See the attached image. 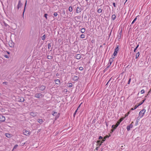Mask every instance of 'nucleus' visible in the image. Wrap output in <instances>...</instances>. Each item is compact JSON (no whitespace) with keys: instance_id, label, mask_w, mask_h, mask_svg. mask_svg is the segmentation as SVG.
I'll return each instance as SVG.
<instances>
[{"instance_id":"nucleus-5","label":"nucleus","mask_w":151,"mask_h":151,"mask_svg":"<svg viewBox=\"0 0 151 151\" xmlns=\"http://www.w3.org/2000/svg\"><path fill=\"white\" fill-rule=\"evenodd\" d=\"M42 96V94L41 93H37L35 95V97L37 98H41Z\"/></svg>"},{"instance_id":"nucleus-46","label":"nucleus","mask_w":151,"mask_h":151,"mask_svg":"<svg viewBox=\"0 0 151 151\" xmlns=\"http://www.w3.org/2000/svg\"><path fill=\"white\" fill-rule=\"evenodd\" d=\"M4 25L5 26V27H7V26H8V27H9V25L7 24L5 22H4Z\"/></svg>"},{"instance_id":"nucleus-6","label":"nucleus","mask_w":151,"mask_h":151,"mask_svg":"<svg viewBox=\"0 0 151 151\" xmlns=\"http://www.w3.org/2000/svg\"><path fill=\"white\" fill-rule=\"evenodd\" d=\"M5 120V117L1 114H0V122H4Z\"/></svg>"},{"instance_id":"nucleus-40","label":"nucleus","mask_w":151,"mask_h":151,"mask_svg":"<svg viewBox=\"0 0 151 151\" xmlns=\"http://www.w3.org/2000/svg\"><path fill=\"white\" fill-rule=\"evenodd\" d=\"M130 113V111H128L125 115V117H126L128 116V115Z\"/></svg>"},{"instance_id":"nucleus-24","label":"nucleus","mask_w":151,"mask_h":151,"mask_svg":"<svg viewBox=\"0 0 151 151\" xmlns=\"http://www.w3.org/2000/svg\"><path fill=\"white\" fill-rule=\"evenodd\" d=\"M81 32L82 33H84L85 32L86 29L85 28H82L81 29Z\"/></svg>"},{"instance_id":"nucleus-59","label":"nucleus","mask_w":151,"mask_h":151,"mask_svg":"<svg viewBox=\"0 0 151 151\" xmlns=\"http://www.w3.org/2000/svg\"><path fill=\"white\" fill-rule=\"evenodd\" d=\"M106 124V127H108V124L107 122H106V121L105 122Z\"/></svg>"},{"instance_id":"nucleus-20","label":"nucleus","mask_w":151,"mask_h":151,"mask_svg":"<svg viewBox=\"0 0 151 151\" xmlns=\"http://www.w3.org/2000/svg\"><path fill=\"white\" fill-rule=\"evenodd\" d=\"M124 119V118H121L117 122L120 124V123L123 121Z\"/></svg>"},{"instance_id":"nucleus-31","label":"nucleus","mask_w":151,"mask_h":151,"mask_svg":"<svg viewBox=\"0 0 151 151\" xmlns=\"http://www.w3.org/2000/svg\"><path fill=\"white\" fill-rule=\"evenodd\" d=\"M85 35L83 34H82L80 36V38H81L83 39L85 38Z\"/></svg>"},{"instance_id":"nucleus-42","label":"nucleus","mask_w":151,"mask_h":151,"mask_svg":"<svg viewBox=\"0 0 151 151\" xmlns=\"http://www.w3.org/2000/svg\"><path fill=\"white\" fill-rule=\"evenodd\" d=\"M77 111H78V109H77L75 111V112H74V113H73V116L74 117H75V116L76 114V112H77Z\"/></svg>"},{"instance_id":"nucleus-29","label":"nucleus","mask_w":151,"mask_h":151,"mask_svg":"<svg viewBox=\"0 0 151 151\" xmlns=\"http://www.w3.org/2000/svg\"><path fill=\"white\" fill-rule=\"evenodd\" d=\"M139 44H138L137 45V46L135 48H134V52H136V50H137V48L139 46Z\"/></svg>"},{"instance_id":"nucleus-64","label":"nucleus","mask_w":151,"mask_h":151,"mask_svg":"<svg viewBox=\"0 0 151 151\" xmlns=\"http://www.w3.org/2000/svg\"><path fill=\"white\" fill-rule=\"evenodd\" d=\"M122 32V30H121L120 32L119 33V34L120 35V36H121Z\"/></svg>"},{"instance_id":"nucleus-7","label":"nucleus","mask_w":151,"mask_h":151,"mask_svg":"<svg viewBox=\"0 0 151 151\" xmlns=\"http://www.w3.org/2000/svg\"><path fill=\"white\" fill-rule=\"evenodd\" d=\"M38 87L39 88L40 90L41 91H43L45 89L46 87L45 86L41 85L40 86Z\"/></svg>"},{"instance_id":"nucleus-48","label":"nucleus","mask_w":151,"mask_h":151,"mask_svg":"<svg viewBox=\"0 0 151 151\" xmlns=\"http://www.w3.org/2000/svg\"><path fill=\"white\" fill-rule=\"evenodd\" d=\"M81 18V16H78L75 17V18H76L77 19H80Z\"/></svg>"},{"instance_id":"nucleus-52","label":"nucleus","mask_w":151,"mask_h":151,"mask_svg":"<svg viewBox=\"0 0 151 151\" xmlns=\"http://www.w3.org/2000/svg\"><path fill=\"white\" fill-rule=\"evenodd\" d=\"M102 139V140L101 141V142L102 143H103L105 141V139H104V138H103V139Z\"/></svg>"},{"instance_id":"nucleus-2","label":"nucleus","mask_w":151,"mask_h":151,"mask_svg":"<svg viewBox=\"0 0 151 151\" xmlns=\"http://www.w3.org/2000/svg\"><path fill=\"white\" fill-rule=\"evenodd\" d=\"M146 110L145 109H142L141 111H140L139 113V116L140 117H142L144 115L145 113V112Z\"/></svg>"},{"instance_id":"nucleus-12","label":"nucleus","mask_w":151,"mask_h":151,"mask_svg":"<svg viewBox=\"0 0 151 151\" xmlns=\"http://www.w3.org/2000/svg\"><path fill=\"white\" fill-rule=\"evenodd\" d=\"M119 124L117 122L115 125H113L111 126V128H113V127H114V129H116Z\"/></svg>"},{"instance_id":"nucleus-34","label":"nucleus","mask_w":151,"mask_h":151,"mask_svg":"<svg viewBox=\"0 0 151 151\" xmlns=\"http://www.w3.org/2000/svg\"><path fill=\"white\" fill-rule=\"evenodd\" d=\"M46 38L45 35H44L42 37V40H44Z\"/></svg>"},{"instance_id":"nucleus-25","label":"nucleus","mask_w":151,"mask_h":151,"mask_svg":"<svg viewBox=\"0 0 151 151\" xmlns=\"http://www.w3.org/2000/svg\"><path fill=\"white\" fill-rule=\"evenodd\" d=\"M139 55H140L139 52H138L136 54V57H135L136 59H137L138 58V57H139Z\"/></svg>"},{"instance_id":"nucleus-58","label":"nucleus","mask_w":151,"mask_h":151,"mask_svg":"<svg viewBox=\"0 0 151 151\" xmlns=\"http://www.w3.org/2000/svg\"><path fill=\"white\" fill-rule=\"evenodd\" d=\"M110 65H111L108 63V65H107L108 66H107V68H109Z\"/></svg>"},{"instance_id":"nucleus-9","label":"nucleus","mask_w":151,"mask_h":151,"mask_svg":"<svg viewBox=\"0 0 151 151\" xmlns=\"http://www.w3.org/2000/svg\"><path fill=\"white\" fill-rule=\"evenodd\" d=\"M9 45L10 47H14L15 44L12 41H11L9 42Z\"/></svg>"},{"instance_id":"nucleus-49","label":"nucleus","mask_w":151,"mask_h":151,"mask_svg":"<svg viewBox=\"0 0 151 151\" xmlns=\"http://www.w3.org/2000/svg\"><path fill=\"white\" fill-rule=\"evenodd\" d=\"M79 69L80 70H83V68L82 67H80L79 68Z\"/></svg>"},{"instance_id":"nucleus-63","label":"nucleus","mask_w":151,"mask_h":151,"mask_svg":"<svg viewBox=\"0 0 151 151\" xmlns=\"http://www.w3.org/2000/svg\"><path fill=\"white\" fill-rule=\"evenodd\" d=\"M86 18H87V16L86 15H85L84 17V18L86 19Z\"/></svg>"},{"instance_id":"nucleus-21","label":"nucleus","mask_w":151,"mask_h":151,"mask_svg":"<svg viewBox=\"0 0 151 151\" xmlns=\"http://www.w3.org/2000/svg\"><path fill=\"white\" fill-rule=\"evenodd\" d=\"M78 77L77 76H74L73 78V80L75 81H77L78 80Z\"/></svg>"},{"instance_id":"nucleus-10","label":"nucleus","mask_w":151,"mask_h":151,"mask_svg":"<svg viewBox=\"0 0 151 151\" xmlns=\"http://www.w3.org/2000/svg\"><path fill=\"white\" fill-rule=\"evenodd\" d=\"M133 125L132 124H130L129 125L127 126V129L128 131H129L130 130L131 128H132Z\"/></svg>"},{"instance_id":"nucleus-33","label":"nucleus","mask_w":151,"mask_h":151,"mask_svg":"<svg viewBox=\"0 0 151 151\" xmlns=\"http://www.w3.org/2000/svg\"><path fill=\"white\" fill-rule=\"evenodd\" d=\"M18 145H15L14 146V147L12 150V151H13V150L14 149H16L18 147Z\"/></svg>"},{"instance_id":"nucleus-51","label":"nucleus","mask_w":151,"mask_h":151,"mask_svg":"<svg viewBox=\"0 0 151 151\" xmlns=\"http://www.w3.org/2000/svg\"><path fill=\"white\" fill-rule=\"evenodd\" d=\"M54 16H55V17H56L57 15H58V14L57 13V12H55L54 13Z\"/></svg>"},{"instance_id":"nucleus-37","label":"nucleus","mask_w":151,"mask_h":151,"mask_svg":"<svg viewBox=\"0 0 151 151\" xmlns=\"http://www.w3.org/2000/svg\"><path fill=\"white\" fill-rule=\"evenodd\" d=\"M97 11L98 13H100L102 11V10L100 8V9H99Z\"/></svg>"},{"instance_id":"nucleus-17","label":"nucleus","mask_w":151,"mask_h":151,"mask_svg":"<svg viewBox=\"0 0 151 151\" xmlns=\"http://www.w3.org/2000/svg\"><path fill=\"white\" fill-rule=\"evenodd\" d=\"M55 83L56 84H57L58 85L60 84V81L59 79H56L55 80Z\"/></svg>"},{"instance_id":"nucleus-23","label":"nucleus","mask_w":151,"mask_h":151,"mask_svg":"<svg viewBox=\"0 0 151 151\" xmlns=\"http://www.w3.org/2000/svg\"><path fill=\"white\" fill-rule=\"evenodd\" d=\"M60 113H58V114H57V115H56L55 116V120H56L59 117V116H60Z\"/></svg>"},{"instance_id":"nucleus-44","label":"nucleus","mask_w":151,"mask_h":151,"mask_svg":"<svg viewBox=\"0 0 151 151\" xmlns=\"http://www.w3.org/2000/svg\"><path fill=\"white\" fill-rule=\"evenodd\" d=\"M140 92L141 94H143V93H145V91L144 89H142L141 90Z\"/></svg>"},{"instance_id":"nucleus-27","label":"nucleus","mask_w":151,"mask_h":151,"mask_svg":"<svg viewBox=\"0 0 151 151\" xmlns=\"http://www.w3.org/2000/svg\"><path fill=\"white\" fill-rule=\"evenodd\" d=\"M146 100V99L145 98L144 100L142 101H141L140 103L139 104V105L140 106L143 103L145 102Z\"/></svg>"},{"instance_id":"nucleus-18","label":"nucleus","mask_w":151,"mask_h":151,"mask_svg":"<svg viewBox=\"0 0 151 151\" xmlns=\"http://www.w3.org/2000/svg\"><path fill=\"white\" fill-rule=\"evenodd\" d=\"M27 0H26L25 3V4H24V11H23V14H22L23 17H24V12H25V9H26V5H27Z\"/></svg>"},{"instance_id":"nucleus-8","label":"nucleus","mask_w":151,"mask_h":151,"mask_svg":"<svg viewBox=\"0 0 151 151\" xmlns=\"http://www.w3.org/2000/svg\"><path fill=\"white\" fill-rule=\"evenodd\" d=\"M22 5V4L21 3V0H19L18 2V4L17 6V7L18 9L20 7H21Z\"/></svg>"},{"instance_id":"nucleus-47","label":"nucleus","mask_w":151,"mask_h":151,"mask_svg":"<svg viewBox=\"0 0 151 151\" xmlns=\"http://www.w3.org/2000/svg\"><path fill=\"white\" fill-rule=\"evenodd\" d=\"M131 78H130L128 81V82L127 83L128 84H130V82H131Z\"/></svg>"},{"instance_id":"nucleus-13","label":"nucleus","mask_w":151,"mask_h":151,"mask_svg":"<svg viewBox=\"0 0 151 151\" xmlns=\"http://www.w3.org/2000/svg\"><path fill=\"white\" fill-rule=\"evenodd\" d=\"M139 17V15H138L134 19V20L132 22L131 24L130 25V29H131L132 28V27H131V26H132V24H133L134 22H135L137 20V17Z\"/></svg>"},{"instance_id":"nucleus-50","label":"nucleus","mask_w":151,"mask_h":151,"mask_svg":"<svg viewBox=\"0 0 151 151\" xmlns=\"http://www.w3.org/2000/svg\"><path fill=\"white\" fill-rule=\"evenodd\" d=\"M4 57L5 58H9V56H8V55H4Z\"/></svg>"},{"instance_id":"nucleus-35","label":"nucleus","mask_w":151,"mask_h":151,"mask_svg":"<svg viewBox=\"0 0 151 151\" xmlns=\"http://www.w3.org/2000/svg\"><path fill=\"white\" fill-rule=\"evenodd\" d=\"M51 47V43H49L48 44V49H50V47Z\"/></svg>"},{"instance_id":"nucleus-62","label":"nucleus","mask_w":151,"mask_h":151,"mask_svg":"<svg viewBox=\"0 0 151 151\" xmlns=\"http://www.w3.org/2000/svg\"><path fill=\"white\" fill-rule=\"evenodd\" d=\"M102 144V143H101H101H98L97 144L98 145H99L100 146H101V145Z\"/></svg>"},{"instance_id":"nucleus-61","label":"nucleus","mask_w":151,"mask_h":151,"mask_svg":"<svg viewBox=\"0 0 151 151\" xmlns=\"http://www.w3.org/2000/svg\"><path fill=\"white\" fill-rule=\"evenodd\" d=\"M151 91H148V94H147V96H148V95H149L150 94V93L151 92Z\"/></svg>"},{"instance_id":"nucleus-43","label":"nucleus","mask_w":151,"mask_h":151,"mask_svg":"<svg viewBox=\"0 0 151 151\" xmlns=\"http://www.w3.org/2000/svg\"><path fill=\"white\" fill-rule=\"evenodd\" d=\"M140 106V105H139V104H138V105H136L134 107V109H136L138 106Z\"/></svg>"},{"instance_id":"nucleus-39","label":"nucleus","mask_w":151,"mask_h":151,"mask_svg":"<svg viewBox=\"0 0 151 151\" xmlns=\"http://www.w3.org/2000/svg\"><path fill=\"white\" fill-rule=\"evenodd\" d=\"M69 85L68 86V87L69 88H71L73 86V84L72 83H69Z\"/></svg>"},{"instance_id":"nucleus-54","label":"nucleus","mask_w":151,"mask_h":151,"mask_svg":"<svg viewBox=\"0 0 151 151\" xmlns=\"http://www.w3.org/2000/svg\"><path fill=\"white\" fill-rule=\"evenodd\" d=\"M103 137L101 136H100L99 137V139H103Z\"/></svg>"},{"instance_id":"nucleus-26","label":"nucleus","mask_w":151,"mask_h":151,"mask_svg":"<svg viewBox=\"0 0 151 151\" xmlns=\"http://www.w3.org/2000/svg\"><path fill=\"white\" fill-rule=\"evenodd\" d=\"M116 16L115 14H113L111 16V19L113 20H114L116 19Z\"/></svg>"},{"instance_id":"nucleus-28","label":"nucleus","mask_w":151,"mask_h":151,"mask_svg":"<svg viewBox=\"0 0 151 151\" xmlns=\"http://www.w3.org/2000/svg\"><path fill=\"white\" fill-rule=\"evenodd\" d=\"M47 58L48 59L51 60L52 59L53 57L52 56H51V55H47Z\"/></svg>"},{"instance_id":"nucleus-60","label":"nucleus","mask_w":151,"mask_h":151,"mask_svg":"<svg viewBox=\"0 0 151 151\" xmlns=\"http://www.w3.org/2000/svg\"><path fill=\"white\" fill-rule=\"evenodd\" d=\"M134 109H134V108H132L131 109H130V112L132 110H134Z\"/></svg>"},{"instance_id":"nucleus-14","label":"nucleus","mask_w":151,"mask_h":151,"mask_svg":"<svg viewBox=\"0 0 151 151\" xmlns=\"http://www.w3.org/2000/svg\"><path fill=\"white\" fill-rule=\"evenodd\" d=\"M112 58H111L109 59V63H109L110 65L113 62V59L114 58V56H113V55H112Z\"/></svg>"},{"instance_id":"nucleus-30","label":"nucleus","mask_w":151,"mask_h":151,"mask_svg":"<svg viewBox=\"0 0 151 151\" xmlns=\"http://www.w3.org/2000/svg\"><path fill=\"white\" fill-rule=\"evenodd\" d=\"M68 10L70 12H72L73 10V8L72 6H70L68 8Z\"/></svg>"},{"instance_id":"nucleus-22","label":"nucleus","mask_w":151,"mask_h":151,"mask_svg":"<svg viewBox=\"0 0 151 151\" xmlns=\"http://www.w3.org/2000/svg\"><path fill=\"white\" fill-rule=\"evenodd\" d=\"M37 122L40 124H42V123L43 122V120L42 119H38L37 120Z\"/></svg>"},{"instance_id":"nucleus-11","label":"nucleus","mask_w":151,"mask_h":151,"mask_svg":"<svg viewBox=\"0 0 151 151\" xmlns=\"http://www.w3.org/2000/svg\"><path fill=\"white\" fill-rule=\"evenodd\" d=\"M81 11V7H79L78 6L76 8V12L77 13H80Z\"/></svg>"},{"instance_id":"nucleus-19","label":"nucleus","mask_w":151,"mask_h":151,"mask_svg":"<svg viewBox=\"0 0 151 151\" xmlns=\"http://www.w3.org/2000/svg\"><path fill=\"white\" fill-rule=\"evenodd\" d=\"M5 135L6 137L8 138H10L12 137L11 135L9 134L5 133Z\"/></svg>"},{"instance_id":"nucleus-3","label":"nucleus","mask_w":151,"mask_h":151,"mask_svg":"<svg viewBox=\"0 0 151 151\" xmlns=\"http://www.w3.org/2000/svg\"><path fill=\"white\" fill-rule=\"evenodd\" d=\"M23 133L25 135L29 136L30 134V132L29 131H28L25 129H23Z\"/></svg>"},{"instance_id":"nucleus-45","label":"nucleus","mask_w":151,"mask_h":151,"mask_svg":"<svg viewBox=\"0 0 151 151\" xmlns=\"http://www.w3.org/2000/svg\"><path fill=\"white\" fill-rule=\"evenodd\" d=\"M138 122H139V121L138 120H137L136 121V122L135 123V126H137L138 124Z\"/></svg>"},{"instance_id":"nucleus-15","label":"nucleus","mask_w":151,"mask_h":151,"mask_svg":"<svg viewBox=\"0 0 151 151\" xmlns=\"http://www.w3.org/2000/svg\"><path fill=\"white\" fill-rule=\"evenodd\" d=\"M30 115L33 117L37 115V112H31L30 113Z\"/></svg>"},{"instance_id":"nucleus-57","label":"nucleus","mask_w":151,"mask_h":151,"mask_svg":"<svg viewBox=\"0 0 151 151\" xmlns=\"http://www.w3.org/2000/svg\"><path fill=\"white\" fill-rule=\"evenodd\" d=\"M113 5L114 7H116V4L115 2H113Z\"/></svg>"},{"instance_id":"nucleus-41","label":"nucleus","mask_w":151,"mask_h":151,"mask_svg":"<svg viewBox=\"0 0 151 151\" xmlns=\"http://www.w3.org/2000/svg\"><path fill=\"white\" fill-rule=\"evenodd\" d=\"M48 16V14H45L44 15V17H45L46 19H47V16Z\"/></svg>"},{"instance_id":"nucleus-16","label":"nucleus","mask_w":151,"mask_h":151,"mask_svg":"<svg viewBox=\"0 0 151 151\" xmlns=\"http://www.w3.org/2000/svg\"><path fill=\"white\" fill-rule=\"evenodd\" d=\"M81 57V55L80 54H77L76 55V59L78 60L80 59Z\"/></svg>"},{"instance_id":"nucleus-4","label":"nucleus","mask_w":151,"mask_h":151,"mask_svg":"<svg viewBox=\"0 0 151 151\" xmlns=\"http://www.w3.org/2000/svg\"><path fill=\"white\" fill-rule=\"evenodd\" d=\"M119 45H117L114 49V51L113 53L114 57L117 55L119 50Z\"/></svg>"},{"instance_id":"nucleus-56","label":"nucleus","mask_w":151,"mask_h":151,"mask_svg":"<svg viewBox=\"0 0 151 151\" xmlns=\"http://www.w3.org/2000/svg\"><path fill=\"white\" fill-rule=\"evenodd\" d=\"M101 143V140H98L97 141V144Z\"/></svg>"},{"instance_id":"nucleus-38","label":"nucleus","mask_w":151,"mask_h":151,"mask_svg":"<svg viewBox=\"0 0 151 151\" xmlns=\"http://www.w3.org/2000/svg\"><path fill=\"white\" fill-rule=\"evenodd\" d=\"M62 13L63 15H65L64 17L66 16L65 15V10H63Z\"/></svg>"},{"instance_id":"nucleus-32","label":"nucleus","mask_w":151,"mask_h":151,"mask_svg":"<svg viewBox=\"0 0 151 151\" xmlns=\"http://www.w3.org/2000/svg\"><path fill=\"white\" fill-rule=\"evenodd\" d=\"M57 112L53 111L52 112V114L53 116H55L56 114H57Z\"/></svg>"},{"instance_id":"nucleus-53","label":"nucleus","mask_w":151,"mask_h":151,"mask_svg":"<svg viewBox=\"0 0 151 151\" xmlns=\"http://www.w3.org/2000/svg\"><path fill=\"white\" fill-rule=\"evenodd\" d=\"M112 128V129H111V131L112 132H113L116 129H114V127H113V128Z\"/></svg>"},{"instance_id":"nucleus-55","label":"nucleus","mask_w":151,"mask_h":151,"mask_svg":"<svg viewBox=\"0 0 151 151\" xmlns=\"http://www.w3.org/2000/svg\"><path fill=\"white\" fill-rule=\"evenodd\" d=\"M3 84L7 85L8 82H4L3 83Z\"/></svg>"},{"instance_id":"nucleus-1","label":"nucleus","mask_w":151,"mask_h":151,"mask_svg":"<svg viewBox=\"0 0 151 151\" xmlns=\"http://www.w3.org/2000/svg\"><path fill=\"white\" fill-rule=\"evenodd\" d=\"M16 100L18 102H23L24 101V99L22 97L18 96L16 99Z\"/></svg>"},{"instance_id":"nucleus-36","label":"nucleus","mask_w":151,"mask_h":151,"mask_svg":"<svg viewBox=\"0 0 151 151\" xmlns=\"http://www.w3.org/2000/svg\"><path fill=\"white\" fill-rule=\"evenodd\" d=\"M110 136V135L109 136L107 135H106L104 137V139H105V140H106V138H108Z\"/></svg>"}]
</instances>
